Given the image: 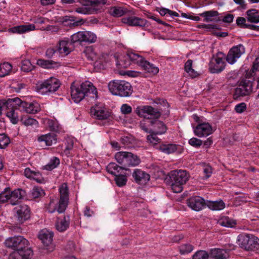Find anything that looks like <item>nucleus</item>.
I'll use <instances>...</instances> for the list:
<instances>
[{"label": "nucleus", "mask_w": 259, "mask_h": 259, "mask_svg": "<svg viewBox=\"0 0 259 259\" xmlns=\"http://www.w3.org/2000/svg\"><path fill=\"white\" fill-rule=\"evenodd\" d=\"M71 96L75 102L78 103L85 97L88 100L96 99L98 92L91 82L85 81L77 87L71 85Z\"/></svg>", "instance_id": "1"}, {"label": "nucleus", "mask_w": 259, "mask_h": 259, "mask_svg": "<svg viewBox=\"0 0 259 259\" xmlns=\"http://www.w3.org/2000/svg\"><path fill=\"white\" fill-rule=\"evenodd\" d=\"M64 3L70 4L74 0H61ZM81 7L75 8L74 11L81 14H98L104 11L106 0H79Z\"/></svg>", "instance_id": "2"}, {"label": "nucleus", "mask_w": 259, "mask_h": 259, "mask_svg": "<svg viewBox=\"0 0 259 259\" xmlns=\"http://www.w3.org/2000/svg\"><path fill=\"white\" fill-rule=\"evenodd\" d=\"M171 188L174 192L178 193L182 191L183 186L189 179V176L186 170H173L169 174Z\"/></svg>", "instance_id": "3"}, {"label": "nucleus", "mask_w": 259, "mask_h": 259, "mask_svg": "<svg viewBox=\"0 0 259 259\" xmlns=\"http://www.w3.org/2000/svg\"><path fill=\"white\" fill-rule=\"evenodd\" d=\"M127 59L140 66L145 72L150 75H155L159 72L158 67L146 60L142 56L133 52H128L126 55Z\"/></svg>", "instance_id": "4"}, {"label": "nucleus", "mask_w": 259, "mask_h": 259, "mask_svg": "<svg viewBox=\"0 0 259 259\" xmlns=\"http://www.w3.org/2000/svg\"><path fill=\"white\" fill-rule=\"evenodd\" d=\"M108 88L113 95L121 97H128L133 92L131 84L124 80H112L108 83Z\"/></svg>", "instance_id": "5"}, {"label": "nucleus", "mask_w": 259, "mask_h": 259, "mask_svg": "<svg viewBox=\"0 0 259 259\" xmlns=\"http://www.w3.org/2000/svg\"><path fill=\"white\" fill-rule=\"evenodd\" d=\"M239 246L246 251H257L259 249V239L254 235L242 233L238 236Z\"/></svg>", "instance_id": "6"}, {"label": "nucleus", "mask_w": 259, "mask_h": 259, "mask_svg": "<svg viewBox=\"0 0 259 259\" xmlns=\"http://www.w3.org/2000/svg\"><path fill=\"white\" fill-rule=\"evenodd\" d=\"M83 53L89 60L95 61L94 66L95 68L98 69L105 68V64L107 61L108 55L104 54L99 57L97 52L92 46L86 47Z\"/></svg>", "instance_id": "7"}, {"label": "nucleus", "mask_w": 259, "mask_h": 259, "mask_svg": "<svg viewBox=\"0 0 259 259\" xmlns=\"http://www.w3.org/2000/svg\"><path fill=\"white\" fill-rule=\"evenodd\" d=\"M5 244L8 248L22 252H25L26 248H29V242L23 236H18L7 239Z\"/></svg>", "instance_id": "8"}, {"label": "nucleus", "mask_w": 259, "mask_h": 259, "mask_svg": "<svg viewBox=\"0 0 259 259\" xmlns=\"http://www.w3.org/2000/svg\"><path fill=\"white\" fill-rule=\"evenodd\" d=\"M253 81L247 78H242L239 81L238 87L235 89L233 94L234 98L249 95L252 90Z\"/></svg>", "instance_id": "9"}, {"label": "nucleus", "mask_w": 259, "mask_h": 259, "mask_svg": "<svg viewBox=\"0 0 259 259\" xmlns=\"http://www.w3.org/2000/svg\"><path fill=\"white\" fill-rule=\"evenodd\" d=\"M135 112L140 117L148 119L152 118L157 119L161 115V113L158 109L151 106H138L136 108Z\"/></svg>", "instance_id": "10"}, {"label": "nucleus", "mask_w": 259, "mask_h": 259, "mask_svg": "<svg viewBox=\"0 0 259 259\" xmlns=\"http://www.w3.org/2000/svg\"><path fill=\"white\" fill-rule=\"evenodd\" d=\"M60 199L57 211L59 213L64 212L68 204L69 190L66 183L62 184L59 187Z\"/></svg>", "instance_id": "11"}, {"label": "nucleus", "mask_w": 259, "mask_h": 259, "mask_svg": "<svg viewBox=\"0 0 259 259\" xmlns=\"http://www.w3.org/2000/svg\"><path fill=\"white\" fill-rule=\"evenodd\" d=\"M224 53L218 52L216 56L212 57L209 63V70L212 73H218L225 68L226 64L223 61Z\"/></svg>", "instance_id": "12"}, {"label": "nucleus", "mask_w": 259, "mask_h": 259, "mask_svg": "<svg viewBox=\"0 0 259 259\" xmlns=\"http://www.w3.org/2000/svg\"><path fill=\"white\" fill-rule=\"evenodd\" d=\"M14 211V217L19 224H23L30 218V208L26 204L20 205L15 207Z\"/></svg>", "instance_id": "13"}, {"label": "nucleus", "mask_w": 259, "mask_h": 259, "mask_svg": "<svg viewBox=\"0 0 259 259\" xmlns=\"http://www.w3.org/2000/svg\"><path fill=\"white\" fill-rule=\"evenodd\" d=\"M59 87V81L55 77H51L43 82L37 84L38 91L42 93L55 92Z\"/></svg>", "instance_id": "14"}, {"label": "nucleus", "mask_w": 259, "mask_h": 259, "mask_svg": "<svg viewBox=\"0 0 259 259\" xmlns=\"http://www.w3.org/2000/svg\"><path fill=\"white\" fill-rule=\"evenodd\" d=\"M53 233L47 230H42L39 233L38 238L48 252H52L55 248V245L53 243Z\"/></svg>", "instance_id": "15"}, {"label": "nucleus", "mask_w": 259, "mask_h": 259, "mask_svg": "<svg viewBox=\"0 0 259 259\" xmlns=\"http://www.w3.org/2000/svg\"><path fill=\"white\" fill-rule=\"evenodd\" d=\"M15 105H18L19 107L27 113L35 114L40 110L39 104L37 102L27 103L22 101L19 98H14Z\"/></svg>", "instance_id": "16"}, {"label": "nucleus", "mask_w": 259, "mask_h": 259, "mask_svg": "<svg viewBox=\"0 0 259 259\" xmlns=\"http://www.w3.org/2000/svg\"><path fill=\"white\" fill-rule=\"evenodd\" d=\"M244 52L245 48L242 45L233 47L229 50L226 58V61L229 64H233Z\"/></svg>", "instance_id": "17"}, {"label": "nucleus", "mask_w": 259, "mask_h": 259, "mask_svg": "<svg viewBox=\"0 0 259 259\" xmlns=\"http://www.w3.org/2000/svg\"><path fill=\"white\" fill-rule=\"evenodd\" d=\"M187 203L189 207L197 211L201 210L205 205L204 199L198 196L190 197L187 200Z\"/></svg>", "instance_id": "18"}, {"label": "nucleus", "mask_w": 259, "mask_h": 259, "mask_svg": "<svg viewBox=\"0 0 259 259\" xmlns=\"http://www.w3.org/2000/svg\"><path fill=\"white\" fill-rule=\"evenodd\" d=\"M195 134L199 137L207 136L212 133L211 126L208 123H199L194 129Z\"/></svg>", "instance_id": "19"}, {"label": "nucleus", "mask_w": 259, "mask_h": 259, "mask_svg": "<svg viewBox=\"0 0 259 259\" xmlns=\"http://www.w3.org/2000/svg\"><path fill=\"white\" fill-rule=\"evenodd\" d=\"M91 113L99 120L106 119L110 116V113L106 108L98 105L91 108Z\"/></svg>", "instance_id": "20"}, {"label": "nucleus", "mask_w": 259, "mask_h": 259, "mask_svg": "<svg viewBox=\"0 0 259 259\" xmlns=\"http://www.w3.org/2000/svg\"><path fill=\"white\" fill-rule=\"evenodd\" d=\"M121 22L128 26L142 27H145L147 23L146 20L136 16L123 17L121 19Z\"/></svg>", "instance_id": "21"}, {"label": "nucleus", "mask_w": 259, "mask_h": 259, "mask_svg": "<svg viewBox=\"0 0 259 259\" xmlns=\"http://www.w3.org/2000/svg\"><path fill=\"white\" fill-rule=\"evenodd\" d=\"M130 152H118L115 155V158L117 162L125 167V170H127V167L131 165L132 162L130 161Z\"/></svg>", "instance_id": "22"}, {"label": "nucleus", "mask_w": 259, "mask_h": 259, "mask_svg": "<svg viewBox=\"0 0 259 259\" xmlns=\"http://www.w3.org/2000/svg\"><path fill=\"white\" fill-rule=\"evenodd\" d=\"M25 195V191L22 189H18L12 191L10 190L9 203L12 205H17L20 200L24 198Z\"/></svg>", "instance_id": "23"}, {"label": "nucleus", "mask_w": 259, "mask_h": 259, "mask_svg": "<svg viewBox=\"0 0 259 259\" xmlns=\"http://www.w3.org/2000/svg\"><path fill=\"white\" fill-rule=\"evenodd\" d=\"M133 177L137 183L141 185L146 184L150 180V175L140 169H136L133 173Z\"/></svg>", "instance_id": "24"}, {"label": "nucleus", "mask_w": 259, "mask_h": 259, "mask_svg": "<svg viewBox=\"0 0 259 259\" xmlns=\"http://www.w3.org/2000/svg\"><path fill=\"white\" fill-rule=\"evenodd\" d=\"M33 254V250L31 248H27L25 252H20L19 251H14L10 254L9 259H29Z\"/></svg>", "instance_id": "25"}, {"label": "nucleus", "mask_w": 259, "mask_h": 259, "mask_svg": "<svg viewBox=\"0 0 259 259\" xmlns=\"http://www.w3.org/2000/svg\"><path fill=\"white\" fill-rule=\"evenodd\" d=\"M150 124L152 126V131L155 135H161L165 133L167 130V127L164 123L158 120H154L150 121Z\"/></svg>", "instance_id": "26"}, {"label": "nucleus", "mask_w": 259, "mask_h": 259, "mask_svg": "<svg viewBox=\"0 0 259 259\" xmlns=\"http://www.w3.org/2000/svg\"><path fill=\"white\" fill-rule=\"evenodd\" d=\"M130 12L126 8L123 7H111L108 10L109 14L114 17H120Z\"/></svg>", "instance_id": "27"}, {"label": "nucleus", "mask_w": 259, "mask_h": 259, "mask_svg": "<svg viewBox=\"0 0 259 259\" xmlns=\"http://www.w3.org/2000/svg\"><path fill=\"white\" fill-rule=\"evenodd\" d=\"M71 44L69 42L68 39L60 40L57 46V51L60 54L67 55L71 52V49L69 48V45Z\"/></svg>", "instance_id": "28"}, {"label": "nucleus", "mask_w": 259, "mask_h": 259, "mask_svg": "<svg viewBox=\"0 0 259 259\" xmlns=\"http://www.w3.org/2000/svg\"><path fill=\"white\" fill-rule=\"evenodd\" d=\"M201 16L204 18V21L206 22L214 21L218 22L221 21V19L218 17L219 14L217 11H206L200 14Z\"/></svg>", "instance_id": "29"}, {"label": "nucleus", "mask_w": 259, "mask_h": 259, "mask_svg": "<svg viewBox=\"0 0 259 259\" xmlns=\"http://www.w3.org/2000/svg\"><path fill=\"white\" fill-rule=\"evenodd\" d=\"M209 256L215 259H227L228 253L226 250L215 248L211 250Z\"/></svg>", "instance_id": "30"}, {"label": "nucleus", "mask_w": 259, "mask_h": 259, "mask_svg": "<svg viewBox=\"0 0 259 259\" xmlns=\"http://www.w3.org/2000/svg\"><path fill=\"white\" fill-rule=\"evenodd\" d=\"M69 226V219L68 217H64L62 219H57L56 222V228L59 232L65 231Z\"/></svg>", "instance_id": "31"}, {"label": "nucleus", "mask_w": 259, "mask_h": 259, "mask_svg": "<svg viewBox=\"0 0 259 259\" xmlns=\"http://www.w3.org/2000/svg\"><path fill=\"white\" fill-rule=\"evenodd\" d=\"M34 25L29 24L13 27L9 29V31L12 33H23L29 31L34 30Z\"/></svg>", "instance_id": "32"}, {"label": "nucleus", "mask_w": 259, "mask_h": 259, "mask_svg": "<svg viewBox=\"0 0 259 259\" xmlns=\"http://www.w3.org/2000/svg\"><path fill=\"white\" fill-rule=\"evenodd\" d=\"M246 19L251 23L259 22V12L254 9H250L246 11Z\"/></svg>", "instance_id": "33"}, {"label": "nucleus", "mask_w": 259, "mask_h": 259, "mask_svg": "<svg viewBox=\"0 0 259 259\" xmlns=\"http://www.w3.org/2000/svg\"><path fill=\"white\" fill-rule=\"evenodd\" d=\"M39 142H45L47 146H51L53 143H56L57 139L54 134H48L41 135L37 139Z\"/></svg>", "instance_id": "34"}, {"label": "nucleus", "mask_w": 259, "mask_h": 259, "mask_svg": "<svg viewBox=\"0 0 259 259\" xmlns=\"http://www.w3.org/2000/svg\"><path fill=\"white\" fill-rule=\"evenodd\" d=\"M18 107V105L14 104L13 107L8 108V111L6 113L7 116L13 124L17 123L19 121L18 114L15 112V109H17Z\"/></svg>", "instance_id": "35"}, {"label": "nucleus", "mask_w": 259, "mask_h": 259, "mask_svg": "<svg viewBox=\"0 0 259 259\" xmlns=\"http://www.w3.org/2000/svg\"><path fill=\"white\" fill-rule=\"evenodd\" d=\"M217 223L220 226L228 228L234 227L236 225L235 220L230 219L228 217H222L218 220Z\"/></svg>", "instance_id": "36"}, {"label": "nucleus", "mask_w": 259, "mask_h": 259, "mask_svg": "<svg viewBox=\"0 0 259 259\" xmlns=\"http://www.w3.org/2000/svg\"><path fill=\"white\" fill-rule=\"evenodd\" d=\"M37 64L47 69H51L60 66L59 63L57 62L44 59H38L37 60Z\"/></svg>", "instance_id": "37"}, {"label": "nucleus", "mask_w": 259, "mask_h": 259, "mask_svg": "<svg viewBox=\"0 0 259 259\" xmlns=\"http://www.w3.org/2000/svg\"><path fill=\"white\" fill-rule=\"evenodd\" d=\"M107 170L110 174L113 175H116V171L119 173L120 169H124L125 167L123 166H119L114 162L110 163L106 167Z\"/></svg>", "instance_id": "38"}, {"label": "nucleus", "mask_w": 259, "mask_h": 259, "mask_svg": "<svg viewBox=\"0 0 259 259\" xmlns=\"http://www.w3.org/2000/svg\"><path fill=\"white\" fill-rule=\"evenodd\" d=\"M15 104L14 98L8 99L7 101H0V115L2 114V110H8V108H11Z\"/></svg>", "instance_id": "39"}, {"label": "nucleus", "mask_w": 259, "mask_h": 259, "mask_svg": "<svg viewBox=\"0 0 259 259\" xmlns=\"http://www.w3.org/2000/svg\"><path fill=\"white\" fill-rule=\"evenodd\" d=\"M159 149L165 153L170 154L177 150V146L173 144L162 145L159 147Z\"/></svg>", "instance_id": "40"}, {"label": "nucleus", "mask_w": 259, "mask_h": 259, "mask_svg": "<svg viewBox=\"0 0 259 259\" xmlns=\"http://www.w3.org/2000/svg\"><path fill=\"white\" fill-rule=\"evenodd\" d=\"M12 69V66L8 62L0 64V76L4 77L9 74Z\"/></svg>", "instance_id": "41"}, {"label": "nucleus", "mask_w": 259, "mask_h": 259, "mask_svg": "<svg viewBox=\"0 0 259 259\" xmlns=\"http://www.w3.org/2000/svg\"><path fill=\"white\" fill-rule=\"evenodd\" d=\"M31 198L36 199L43 197L45 195L44 190L39 187H34L31 191Z\"/></svg>", "instance_id": "42"}, {"label": "nucleus", "mask_w": 259, "mask_h": 259, "mask_svg": "<svg viewBox=\"0 0 259 259\" xmlns=\"http://www.w3.org/2000/svg\"><path fill=\"white\" fill-rule=\"evenodd\" d=\"M207 205L209 208L213 210L223 209L225 206L224 202L222 200L220 201L209 202Z\"/></svg>", "instance_id": "43"}, {"label": "nucleus", "mask_w": 259, "mask_h": 259, "mask_svg": "<svg viewBox=\"0 0 259 259\" xmlns=\"http://www.w3.org/2000/svg\"><path fill=\"white\" fill-rule=\"evenodd\" d=\"M97 37L96 35L90 31H83V42H94Z\"/></svg>", "instance_id": "44"}, {"label": "nucleus", "mask_w": 259, "mask_h": 259, "mask_svg": "<svg viewBox=\"0 0 259 259\" xmlns=\"http://www.w3.org/2000/svg\"><path fill=\"white\" fill-rule=\"evenodd\" d=\"M59 163V159L56 157H54L48 164L44 166V169L48 170H51L56 168Z\"/></svg>", "instance_id": "45"}, {"label": "nucleus", "mask_w": 259, "mask_h": 259, "mask_svg": "<svg viewBox=\"0 0 259 259\" xmlns=\"http://www.w3.org/2000/svg\"><path fill=\"white\" fill-rule=\"evenodd\" d=\"M10 188H6L0 193V203H4L9 201Z\"/></svg>", "instance_id": "46"}, {"label": "nucleus", "mask_w": 259, "mask_h": 259, "mask_svg": "<svg viewBox=\"0 0 259 259\" xmlns=\"http://www.w3.org/2000/svg\"><path fill=\"white\" fill-rule=\"evenodd\" d=\"M20 121L26 126L36 125L38 123V122L35 119L28 116L22 117Z\"/></svg>", "instance_id": "47"}, {"label": "nucleus", "mask_w": 259, "mask_h": 259, "mask_svg": "<svg viewBox=\"0 0 259 259\" xmlns=\"http://www.w3.org/2000/svg\"><path fill=\"white\" fill-rule=\"evenodd\" d=\"M194 249V246L189 243L182 244L179 246L180 252L182 254L191 252Z\"/></svg>", "instance_id": "48"}, {"label": "nucleus", "mask_w": 259, "mask_h": 259, "mask_svg": "<svg viewBox=\"0 0 259 259\" xmlns=\"http://www.w3.org/2000/svg\"><path fill=\"white\" fill-rule=\"evenodd\" d=\"M192 60H188L185 63V70L191 76L194 77L196 76V72L192 68Z\"/></svg>", "instance_id": "49"}, {"label": "nucleus", "mask_w": 259, "mask_h": 259, "mask_svg": "<svg viewBox=\"0 0 259 259\" xmlns=\"http://www.w3.org/2000/svg\"><path fill=\"white\" fill-rule=\"evenodd\" d=\"M83 42V31H79L71 35L70 44Z\"/></svg>", "instance_id": "50"}, {"label": "nucleus", "mask_w": 259, "mask_h": 259, "mask_svg": "<svg viewBox=\"0 0 259 259\" xmlns=\"http://www.w3.org/2000/svg\"><path fill=\"white\" fill-rule=\"evenodd\" d=\"M10 143V140L5 134H0V148H5Z\"/></svg>", "instance_id": "51"}, {"label": "nucleus", "mask_w": 259, "mask_h": 259, "mask_svg": "<svg viewBox=\"0 0 259 259\" xmlns=\"http://www.w3.org/2000/svg\"><path fill=\"white\" fill-rule=\"evenodd\" d=\"M34 68L29 60H25L22 62L21 70L24 72L31 71Z\"/></svg>", "instance_id": "52"}, {"label": "nucleus", "mask_w": 259, "mask_h": 259, "mask_svg": "<svg viewBox=\"0 0 259 259\" xmlns=\"http://www.w3.org/2000/svg\"><path fill=\"white\" fill-rule=\"evenodd\" d=\"M150 135L147 136V140L148 142L152 145H154L160 142V139L156 136L157 135H155L154 133L151 132V131H149Z\"/></svg>", "instance_id": "53"}, {"label": "nucleus", "mask_w": 259, "mask_h": 259, "mask_svg": "<svg viewBox=\"0 0 259 259\" xmlns=\"http://www.w3.org/2000/svg\"><path fill=\"white\" fill-rule=\"evenodd\" d=\"M209 254L205 250L197 251L193 255V259H208Z\"/></svg>", "instance_id": "54"}, {"label": "nucleus", "mask_w": 259, "mask_h": 259, "mask_svg": "<svg viewBox=\"0 0 259 259\" xmlns=\"http://www.w3.org/2000/svg\"><path fill=\"white\" fill-rule=\"evenodd\" d=\"M115 176V181L117 186L122 187L126 184L127 179L125 176L123 175L117 176V175Z\"/></svg>", "instance_id": "55"}, {"label": "nucleus", "mask_w": 259, "mask_h": 259, "mask_svg": "<svg viewBox=\"0 0 259 259\" xmlns=\"http://www.w3.org/2000/svg\"><path fill=\"white\" fill-rule=\"evenodd\" d=\"M202 166L203 167V170L204 174H205V178L207 179L209 178L212 172L211 167L209 164L204 163H202Z\"/></svg>", "instance_id": "56"}, {"label": "nucleus", "mask_w": 259, "mask_h": 259, "mask_svg": "<svg viewBox=\"0 0 259 259\" xmlns=\"http://www.w3.org/2000/svg\"><path fill=\"white\" fill-rule=\"evenodd\" d=\"M130 161H131L132 163L131 165L132 166H135L139 165L141 162V160L140 158L136 155L134 154L133 153L130 152Z\"/></svg>", "instance_id": "57"}, {"label": "nucleus", "mask_w": 259, "mask_h": 259, "mask_svg": "<svg viewBox=\"0 0 259 259\" xmlns=\"http://www.w3.org/2000/svg\"><path fill=\"white\" fill-rule=\"evenodd\" d=\"M189 143L192 146L199 147L202 145V141L197 138H192L189 140Z\"/></svg>", "instance_id": "58"}, {"label": "nucleus", "mask_w": 259, "mask_h": 259, "mask_svg": "<svg viewBox=\"0 0 259 259\" xmlns=\"http://www.w3.org/2000/svg\"><path fill=\"white\" fill-rule=\"evenodd\" d=\"M246 18L242 17H239L236 20V24L240 28H246L245 26L247 25V24L246 23Z\"/></svg>", "instance_id": "59"}, {"label": "nucleus", "mask_w": 259, "mask_h": 259, "mask_svg": "<svg viewBox=\"0 0 259 259\" xmlns=\"http://www.w3.org/2000/svg\"><path fill=\"white\" fill-rule=\"evenodd\" d=\"M31 178L39 183H42L44 182V179L41 177V174L39 172H34Z\"/></svg>", "instance_id": "60"}, {"label": "nucleus", "mask_w": 259, "mask_h": 259, "mask_svg": "<svg viewBox=\"0 0 259 259\" xmlns=\"http://www.w3.org/2000/svg\"><path fill=\"white\" fill-rule=\"evenodd\" d=\"M246 108V106L245 103H241L238 105H237L235 107V110L237 113H242L243 112Z\"/></svg>", "instance_id": "61"}, {"label": "nucleus", "mask_w": 259, "mask_h": 259, "mask_svg": "<svg viewBox=\"0 0 259 259\" xmlns=\"http://www.w3.org/2000/svg\"><path fill=\"white\" fill-rule=\"evenodd\" d=\"M121 111L124 114H129L132 112V107L127 104H123L121 107Z\"/></svg>", "instance_id": "62"}, {"label": "nucleus", "mask_w": 259, "mask_h": 259, "mask_svg": "<svg viewBox=\"0 0 259 259\" xmlns=\"http://www.w3.org/2000/svg\"><path fill=\"white\" fill-rule=\"evenodd\" d=\"M66 146L64 152H66L72 149L73 147V142L70 139H67L66 141Z\"/></svg>", "instance_id": "63"}, {"label": "nucleus", "mask_w": 259, "mask_h": 259, "mask_svg": "<svg viewBox=\"0 0 259 259\" xmlns=\"http://www.w3.org/2000/svg\"><path fill=\"white\" fill-rule=\"evenodd\" d=\"M234 19V16L232 14H228L223 19V21L225 23H230L232 22Z\"/></svg>", "instance_id": "64"}]
</instances>
